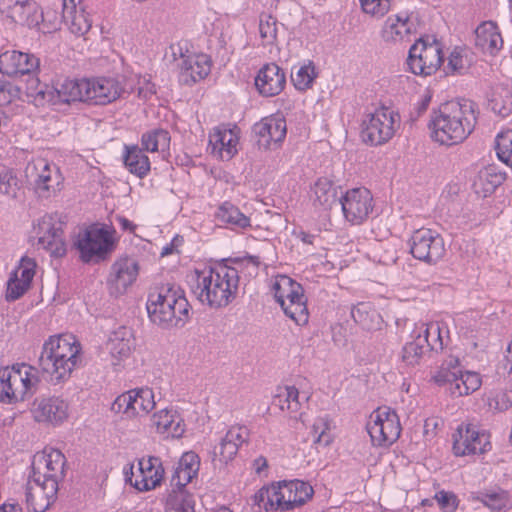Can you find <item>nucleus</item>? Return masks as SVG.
<instances>
[{"mask_svg": "<svg viewBox=\"0 0 512 512\" xmlns=\"http://www.w3.org/2000/svg\"><path fill=\"white\" fill-rule=\"evenodd\" d=\"M91 102V79L82 78L66 82V103Z\"/></svg>", "mask_w": 512, "mask_h": 512, "instance_id": "a18cd8bd", "label": "nucleus"}, {"mask_svg": "<svg viewBox=\"0 0 512 512\" xmlns=\"http://www.w3.org/2000/svg\"><path fill=\"white\" fill-rule=\"evenodd\" d=\"M413 332L427 349L435 352L442 351L450 343L449 325L444 320L421 323Z\"/></svg>", "mask_w": 512, "mask_h": 512, "instance_id": "4be33fe9", "label": "nucleus"}, {"mask_svg": "<svg viewBox=\"0 0 512 512\" xmlns=\"http://www.w3.org/2000/svg\"><path fill=\"white\" fill-rule=\"evenodd\" d=\"M331 422L327 415L317 417L311 427V436L313 444L328 446L333 438L330 432Z\"/></svg>", "mask_w": 512, "mask_h": 512, "instance_id": "de8ad7c7", "label": "nucleus"}, {"mask_svg": "<svg viewBox=\"0 0 512 512\" xmlns=\"http://www.w3.org/2000/svg\"><path fill=\"white\" fill-rule=\"evenodd\" d=\"M401 124L400 116L394 110L381 107L365 114L361 123V136L366 144L379 146L389 142Z\"/></svg>", "mask_w": 512, "mask_h": 512, "instance_id": "9d476101", "label": "nucleus"}, {"mask_svg": "<svg viewBox=\"0 0 512 512\" xmlns=\"http://www.w3.org/2000/svg\"><path fill=\"white\" fill-rule=\"evenodd\" d=\"M416 33V25L406 12L390 15L384 22L381 37L386 43L398 44L410 41Z\"/></svg>", "mask_w": 512, "mask_h": 512, "instance_id": "5701e85b", "label": "nucleus"}, {"mask_svg": "<svg viewBox=\"0 0 512 512\" xmlns=\"http://www.w3.org/2000/svg\"><path fill=\"white\" fill-rule=\"evenodd\" d=\"M443 62L441 44L429 38H420L410 48L407 58L409 70L420 76H429L435 73Z\"/></svg>", "mask_w": 512, "mask_h": 512, "instance_id": "9b49d317", "label": "nucleus"}, {"mask_svg": "<svg viewBox=\"0 0 512 512\" xmlns=\"http://www.w3.org/2000/svg\"><path fill=\"white\" fill-rule=\"evenodd\" d=\"M142 149L147 152L166 153L170 147L169 132L163 129H155L146 132L141 137Z\"/></svg>", "mask_w": 512, "mask_h": 512, "instance_id": "c03bdc74", "label": "nucleus"}, {"mask_svg": "<svg viewBox=\"0 0 512 512\" xmlns=\"http://www.w3.org/2000/svg\"><path fill=\"white\" fill-rule=\"evenodd\" d=\"M66 26L75 37H84L91 29L92 20L82 0H66Z\"/></svg>", "mask_w": 512, "mask_h": 512, "instance_id": "2f4dec72", "label": "nucleus"}, {"mask_svg": "<svg viewBox=\"0 0 512 512\" xmlns=\"http://www.w3.org/2000/svg\"><path fill=\"white\" fill-rule=\"evenodd\" d=\"M50 181H51V176L49 173V165L47 163H45L43 165V171L37 175V178L35 180L37 189L48 190Z\"/></svg>", "mask_w": 512, "mask_h": 512, "instance_id": "774afa93", "label": "nucleus"}, {"mask_svg": "<svg viewBox=\"0 0 512 512\" xmlns=\"http://www.w3.org/2000/svg\"><path fill=\"white\" fill-rule=\"evenodd\" d=\"M316 77L315 66L312 62H309L301 66L297 72L292 75L291 79L297 90L305 91L312 86Z\"/></svg>", "mask_w": 512, "mask_h": 512, "instance_id": "603ef678", "label": "nucleus"}, {"mask_svg": "<svg viewBox=\"0 0 512 512\" xmlns=\"http://www.w3.org/2000/svg\"><path fill=\"white\" fill-rule=\"evenodd\" d=\"M477 122L476 104L468 99L451 101L440 106L431 116V138L446 146L462 143Z\"/></svg>", "mask_w": 512, "mask_h": 512, "instance_id": "7ed1b4c3", "label": "nucleus"}, {"mask_svg": "<svg viewBox=\"0 0 512 512\" xmlns=\"http://www.w3.org/2000/svg\"><path fill=\"white\" fill-rule=\"evenodd\" d=\"M308 399L309 396L307 394L301 396L294 385H286L277 388L272 403L291 419L304 423L302 407Z\"/></svg>", "mask_w": 512, "mask_h": 512, "instance_id": "b1692460", "label": "nucleus"}, {"mask_svg": "<svg viewBox=\"0 0 512 512\" xmlns=\"http://www.w3.org/2000/svg\"><path fill=\"white\" fill-rule=\"evenodd\" d=\"M225 437L239 448L248 441L249 430L246 426H232L226 432Z\"/></svg>", "mask_w": 512, "mask_h": 512, "instance_id": "e2e57ef3", "label": "nucleus"}, {"mask_svg": "<svg viewBox=\"0 0 512 512\" xmlns=\"http://www.w3.org/2000/svg\"><path fill=\"white\" fill-rule=\"evenodd\" d=\"M187 279L195 297L211 308L226 307L232 302L239 284L237 269L225 264L196 269Z\"/></svg>", "mask_w": 512, "mask_h": 512, "instance_id": "f03ea898", "label": "nucleus"}, {"mask_svg": "<svg viewBox=\"0 0 512 512\" xmlns=\"http://www.w3.org/2000/svg\"><path fill=\"white\" fill-rule=\"evenodd\" d=\"M29 285L23 283L17 278V274H11L7 282L6 300L15 301L19 299L29 288Z\"/></svg>", "mask_w": 512, "mask_h": 512, "instance_id": "052dcab7", "label": "nucleus"}, {"mask_svg": "<svg viewBox=\"0 0 512 512\" xmlns=\"http://www.w3.org/2000/svg\"><path fill=\"white\" fill-rule=\"evenodd\" d=\"M211 70V60L206 54H192L183 58L180 68V81L190 85L204 79Z\"/></svg>", "mask_w": 512, "mask_h": 512, "instance_id": "c85d7f7f", "label": "nucleus"}, {"mask_svg": "<svg viewBox=\"0 0 512 512\" xmlns=\"http://www.w3.org/2000/svg\"><path fill=\"white\" fill-rule=\"evenodd\" d=\"M435 498L445 512H454L458 507L457 497L452 492L440 491Z\"/></svg>", "mask_w": 512, "mask_h": 512, "instance_id": "0e129e2a", "label": "nucleus"}, {"mask_svg": "<svg viewBox=\"0 0 512 512\" xmlns=\"http://www.w3.org/2000/svg\"><path fill=\"white\" fill-rule=\"evenodd\" d=\"M366 429L372 444L379 447L392 445L401 433L399 417L389 407L374 410L369 416Z\"/></svg>", "mask_w": 512, "mask_h": 512, "instance_id": "f8f14e48", "label": "nucleus"}, {"mask_svg": "<svg viewBox=\"0 0 512 512\" xmlns=\"http://www.w3.org/2000/svg\"><path fill=\"white\" fill-rule=\"evenodd\" d=\"M472 499L481 502L487 508L495 511L507 508L511 503L508 491L501 488L478 492L472 495Z\"/></svg>", "mask_w": 512, "mask_h": 512, "instance_id": "37998d69", "label": "nucleus"}, {"mask_svg": "<svg viewBox=\"0 0 512 512\" xmlns=\"http://www.w3.org/2000/svg\"><path fill=\"white\" fill-rule=\"evenodd\" d=\"M63 334L50 336L42 347L38 359L42 377L51 384H59L64 376V349L60 341Z\"/></svg>", "mask_w": 512, "mask_h": 512, "instance_id": "f3484780", "label": "nucleus"}, {"mask_svg": "<svg viewBox=\"0 0 512 512\" xmlns=\"http://www.w3.org/2000/svg\"><path fill=\"white\" fill-rule=\"evenodd\" d=\"M123 163L125 168L139 178H144L150 171V160L138 145L125 144L123 147Z\"/></svg>", "mask_w": 512, "mask_h": 512, "instance_id": "4c0bfd02", "label": "nucleus"}, {"mask_svg": "<svg viewBox=\"0 0 512 512\" xmlns=\"http://www.w3.org/2000/svg\"><path fill=\"white\" fill-rule=\"evenodd\" d=\"M34 418L38 422L62 423L64 418L63 400L58 397L43 398L34 402Z\"/></svg>", "mask_w": 512, "mask_h": 512, "instance_id": "e433bc0d", "label": "nucleus"}, {"mask_svg": "<svg viewBox=\"0 0 512 512\" xmlns=\"http://www.w3.org/2000/svg\"><path fill=\"white\" fill-rule=\"evenodd\" d=\"M25 76H27L26 94L28 97L33 98L37 105H43L45 102L52 104L61 102L60 90L41 83L35 72L25 74Z\"/></svg>", "mask_w": 512, "mask_h": 512, "instance_id": "c9c22d12", "label": "nucleus"}, {"mask_svg": "<svg viewBox=\"0 0 512 512\" xmlns=\"http://www.w3.org/2000/svg\"><path fill=\"white\" fill-rule=\"evenodd\" d=\"M43 235L39 236L38 244L46 249L51 257L61 265V258L64 256V230L63 223L54 221L52 217L44 219L40 224Z\"/></svg>", "mask_w": 512, "mask_h": 512, "instance_id": "a878e982", "label": "nucleus"}, {"mask_svg": "<svg viewBox=\"0 0 512 512\" xmlns=\"http://www.w3.org/2000/svg\"><path fill=\"white\" fill-rule=\"evenodd\" d=\"M154 392L149 387L134 388L116 397L111 410L128 418L146 416L155 408Z\"/></svg>", "mask_w": 512, "mask_h": 512, "instance_id": "ddd939ff", "label": "nucleus"}, {"mask_svg": "<svg viewBox=\"0 0 512 512\" xmlns=\"http://www.w3.org/2000/svg\"><path fill=\"white\" fill-rule=\"evenodd\" d=\"M440 423L441 421L437 417H429L424 421L423 435L426 440H431L436 436Z\"/></svg>", "mask_w": 512, "mask_h": 512, "instance_id": "338daca9", "label": "nucleus"}, {"mask_svg": "<svg viewBox=\"0 0 512 512\" xmlns=\"http://www.w3.org/2000/svg\"><path fill=\"white\" fill-rule=\"evenodd\" d=\"M19 190L20 185L16 173L11 169L3 167L0 170V193L15 199L18 197Z\"/></svg>", "mask_w": 512, "mask_h": 512, "instance_id": "864d4df0", "label": "nucleus"}, {"mask_svg": "<svg viewBox=\"0 0 512 512\" xmlns=\"http://www.w3.org/2000/svg\"><path fill=\"white\" fill-rule=\"evenodd\" d=\"M344 219L351 225L364 223L372 214L374 200L371 192L364 188L349 189L339 198Z\"/></svg>", "mask_w": 512, "mask_h": 512, "instance_id": "dca6fc26", "label": "nucleus"}, {"mask_svg": "<svg viewBox=\"0 0 512 512\" xmlns=\"http://www.w3.org/2000/svg\"><path fill=\"white\" fill-rule=\"evenodd\" d=\"M215 217L219 222L232 229H246L251 226L250 218L231 202L221 204L215 213Z\"/></svg>", "mask_w": 512, "mask_h": 512, "instance_id": "a19ab883", "label": "nucleus"}, {"mask_svg": "<svg viewBox=\"0 0 512 512\" xmlns=\"http://www.w3.org/2000/svg\"><path fill=\"white\" fill-rule=\"evenodd\" d=\"M312 486L301 480L280 481L262 487L254 496V503L268 511H290L305 504L312 498Z\"/></svg>", "mask_w": 512, "mask_h": 512, "instance_id": "39448f33", "label": "nucleus"}, {"mask_svg": "<svg viewBox=\"0 0 512 512\" xmlns=\"http://www.w3.org/2000/svg\"><path fill=\"white\" fill-rule=\"evenodd\" d=\"M26 364L0 369V401L14 404L30 398L36 391L38 379L27 370Z\"/></svg>", "mask_w": 512, "mask_h": 512, "instance_id": "1a4fd4ad", "label": "nucleus"}, {"mask_svg": "<svg viewBox=\"0 0 512 512\" xmlns=\"http://www.w3.org/2000/svg\"><path fill=\"white\" fill-rule=\"evenodd\" d=\"M286 85V74L276 63L263 65L256 77L255 87L260 95L273 97L280 94Z\"/></svg>", "mask_w": 512, "mask_h": 512, "instance_id": "393cba45", "label": "nucleus"}, {"mask_svg": "<svg viewBox=\"0 0 512 512\" xmlns=\"http://www.w3.org/2000/svg\"><path fill=\"white\" fill-rule=\"evenodd\" d=\"M193 504L192 497L182 490L170 494L167 500V506L173 512H190Z\"/></svg>", "mask_w": 512, "mask_h": 512, "instance_id": "6e6d98bb", "label": "nucleus"}, {"mask_svg": "<svg viewBox=\"0 0 512 512\" xmlns=\"http://www.w3.org/2000/svg\"><path fill=\"white\" fill-rule=\"evenodd\" d=\"M259 34L264 45H271L277 38V21L271 15H261Z\"/></svg>", "mask_w": 512, "mask_h": 512, "instance_id": "5fc2aeb1", "label": "nucleus"}, {"mask_svg": "<svg viewBox=\"0 0 512 512\" xmlns=\"http://www.w3.org/2000/svg\"><path fill=\"white\" fill-rule=\"evenodd\" d=\"M491 110L501 116L507 117L512 112V95L508 88H497L489 101Z\"/></svg>", "mask_w": 512, "mask_h": 512, "instance_id": "49530a36", "label": "nucleus"}, {"mask_svg": "<svg viewBox=\"0 0 512 512\" xmlns=\"http://www.w3.org/2000/svg\"><path fill=\"white\" fill-rule=\"evenodd\" d=\"M140 264L136 257L123 255L118 257L110 268L107 278L109 293L115 297L121 296L136 282Z\"/></svg>", "mask_w": 512, "mask_h": 512, "instance_id": "a211bd4d", "label": "nucleus"}, {"mask_svg": "<svg viewBox=\"0 0 512 512\" xmlns=\"http://www.w3.org/2000/svg\"><path fill=\"white\" fill-rule=\"evenodd\" d=\"M351 316L367 330L379 329L382 323L380 314L369 303H358L351 309Z\"/></svg>", "mask_w": 512, "mask_h": 512, "instance_id": "79ce46f5", "label": "nucleus"}, {"mask_svg": "<svg viewBox=\"0 0 512 512\" xmlns=\"http://www.w3.org/2000/svg\"><path fill=\"white\" fill-rule=\"evenodd\" d=\"M124 475L127 482L138 491H149L160 485L164 469L158 457L150 456L141 458L135 470L133 464L124 468Z\"/></svg>", "mask_w": 512, "mask_h": 512, "instance_id": "2eb2a0df", "label": "nucleus"}, {"mask_svg": "<svg viewBox=\"0 0 512 512\" xmlns=\"http://www.w3.org/2000/svg\"><path fill=\"white\" fill-rule=\"evenodd\" d=\"M489 449V435L473 424L462 423L453 434V452L456 456L484 453Z\"/></svg>", "mask_w": 512, "mask_h": 512, "instance_id": "6ab92c4d", "label": "nucleus"}, {"mask_svg": "<svg viewBox=\"0 0 512 512\" xmlns=\"http://www.w3.org/2000/svg\"><path fill=\"white\" fill-rule=\"evenodd\" d=\"M338 199V187L327 177L318 178L310 188L309 200L317 210L331 209Z\"/></svg>", "mask_w": 512, "mask_h": 512, "instance_id": "c756f323", "label": "nucleus"}, {"mask_svg": "<svg viewBox=\"0 0 512 512\" xmlns=\"http://www.w3.org/2000/svg\"><path fill=\"white\" fill-rule=\"evenodd\" d=\"M35 267L36 263L33 259L23 257L19 266L12 274H17L19 280H22L24 284L30 286L35 275Z\"/></svg>", "mask_w": 512, "mask_h": 512, "instance_id": "bf43d9fd", "label": "nucleus"}, {"mask_svg": "<svg viewBox=\"0 0 512 512\" xmlns=\"http://www.w3.org/2000/svg\"><path fill=\"white\" fill-rule=\"evenodd\" d=\"M505 180V173L501 172L495 165L482 168L474 181L475 191L483 197H487L495 191Z\"/></svg>", "mask_w": 512, "mask_h": 512, "instance_id": "ea45409f", "label": "nucleus"}, {"mask_svg": "<svg viewBox=\"0 0 512 512\" xmlns=\"http://www.w3.org/2000/svg\"><path fill=\"white\" fill-rule=\"evenodd\" d=\"M189 308L184 291L176 285H162L148 297L149 318L163 328L183 326L189 318Z\"/></svg>", "mask_w": 512, "mask_h": 512, "instance_id": "20e7f679", "label": "nucleus"}, {"mask_svg": "<svg viewBox=\"0 0 512 512\" xmlns=\"http://www.w3.org/2000/svg\"><path fill=\"white\" fill-rule=\"evenodd\" d=\"M69 339L72 340V342L68 341L66 339V344L68 347V354L69 356H66V373L70 375L74 370H78L85 366L86 359L83 352V348L81 343L76 339L75 336L71 335Z\"/></svg>", "mask_w": 512, "mask_h": 512, "instance_id": "09e8293b", "label": "nucleus"}, {"mask_svg": "<svg viewBox=\"0 0 512 512\" xmlns=\"http://www.w3.org/2000/svg\"><path fill=\"white\" fill-rule=\"evenodd\" d=\"M238 450L239 448L224 436L219 445L214 448L213 460L218 459L220 463H227L236 456Z\"/></svg>", "mask_w": 512, "mask_h": 512, "instance_id": "13d9d810", "label": "nucleus"}, {"mask_svg": "<svg viewBox=\"0 0 512 512\" xmlns=\"http://www.w3.org/2000/svg\"><path fill=\"white\" fill-rule=\"evenodd\" d=\"M8 10L9 17L22 25L34 26L39 22L38 6L33 0H7L2 3Z\"/></svg>", "mask_w": 512, "mask_h": 512, "instance_id": "f704fd0d", "label": "nucleus"}, {"mask_svg": "<svg viewBox=\"0 0 512 512\" xmlns=\"http://www.w3.org/2000/svg\"><path fill=\"white\" fill-rule=\"evenodd\" d=\"M200 467L199 456L190 451L180 458L172 476V484L177 487H184L197 475Z\"/></svg>", "mask_w": 512, "mask_h": 512, "instance_id": "58836bf2", "label": "nucleus"}, {"mask_svg": "<svg viewBox=\"0 0 512 512\" xmlns=\"http://www.w3.org/2000/svg\"><path fill=\"white\" fill-rule=\"evenodd\" d=\"M39 65V59L33 54L17 50H7L0 54V73L11 78L36 72Z\"/></svg>", "mask_w": 512, "mask_h": 512, "instance_id": "412c9836", "label": "nucleus"}, {"mask_svg": "<svg viewBox=\"0 0 512 512\" xmlns=\"http://www.w3.org/2000/svg\"><path fill=\"white\" fill-rule=\"evenodd\" d=\"M240 129L234 125H220L209 134L211 154L216 158L228 161L238 153Z\"/></svg>", "mask_w": 512, "mask_h": 512, "instance_id": "aec40b11", "label": "nucleus"}, {"mask_svg": "<svg viewBox=\"0 0 512 512\" xmlns=\"http://www.w3.org/2000/svg\"><path fill=\"white\" fill-rule=\"evenodd\" d=\"M410 252L420 261L436 264L445 255V242L438 232L429 228H420L410 238Z\"/></svg>", "mask_w": 512, "mask_h": 512, "instance_id": "4468645a", "label": "nucleus"}, {"mask_svg": "<svg viewBox=\"0 0 512 512\" xmlns=\"http://www.w3.org/2000/svg\"><path fill=\"white\" fill-rule=\"evenodd\" d=\"M118 238L112 226L91 224L80 229L73 238V247L79 259L86 264H98L110 258L116 250Z\"/></svg>", "mask_w": 512, "mask_h": 512, "instance_id": "423d86ee", "label": "nucleus"}, {"mask_svg": "<svg viewBox=\"0 0 512 512\" xmlns=\"http://www.w3.org/2000/svg\"><path fill=\"white\" fill-rule=\"evenodd\" d=\"M20 89L9 82L0 79V105L9 104L17 97Z\"/></svg>", "mask_w": 512, "mask_h": 512, "instance_id": "69168bd1", "label": "nucleus"}, {"mask_svg": "<svg viewBox=\"0 0 512 512\" xmlns=\"http://www.w3.org/2000/svg\"><path fill=\"white\" fill-rule=\"evenodd\" d=\"M253 131L258 138V144L264 148H270L273 144L278 145L285 139L286 121L280 115L266 117L254 125Z\"/></svg>", "mask_w": 512, "mask_h": 512, "instance_id": "bb28decb", "label": "nucleus"}, {"mask_svg": "<svg viewBox=\"0 0 512 512\" xmlns=\"http://www.w3.org/2000/svg\"><path fill=\"white\" fill-rule=\"evenodd\" d=\"M121 82L113 77L91 78V102L106 105L117 100L123 93Z\"/></svg>", "mask_w": 512, "mask_h": 512, "instance_id": "7c9ffc66", "label": "nucleus"}, {"mask_svg": "<svg viewBox=\"0 0 512 512\" xmlns=\"http://www.w3.org/2000/svg\"><path fill=\"white\" fill-rule=\"evenodd\" d=\"M475 45L490 55H495L501 50L503 39L496 23L485 21L476 28Z\"/></svg>", "mask_w": 512, "mask_h": 512, "instance_id": "72a5a7b5", "label": "nucleus"}, {"mask_svg": "<svg viewBox=\"0 0 512 512\" xmlns=\"http://www.w3.org/2000/svg\"><path fill=\"white\" fill-rule=\"evenodd\" d=\"M495 149L500 161L512 166V130L507 129L498 133L495 139Z\"/></svg>", "mask_w": 512, "mask_h": 512, "instance_id": "3c124183", "label": "nucleus"}, {"mask_svg": "<svg viewBox=\"0 0 512 512\" xmlns=\"http://www.w3.org/2000/svg\"><path fill=\"white\" fill-rule=\"evenodd\" d=\"M134 342L132 330L128 327L121 326L111 333L107 347L113 366H119L130 357Z\"/></svg>", "mask_w": 512, "mask_h": 512, "instance_id": "cd10ccee", "label": "nucleus"}, {"mask_svg": "<svg viewBox=\"0 0 512 512\" xmlns=\"http://www.w3.org/2000/svg\"><path fill=\"white\" fill-rule=\"evenodd\" d=\"M467 65L468 61L463 55V51L455 48L448 57V69L452 73H461Z\"/></svg>", "mask_w": 512, "mask_h": 512, "instance_id": "680f3d73", "label": "nucleus"}, {"mask_svg": "<svg viewBox=\"0 0 512 512\" xmlns=\"http://www.w3.org/2000/svg\"><path fill=\"white\" fill-rule=\"evenodd\" d=\"M33 475L25 486L27 509L45 512L56 500L59 490L57 473L64 474V454L59 448H45L33 461Z\"/></svg>", "mask_w": 512, "mask_h": 512, "instance_id": "f257e3e1", "label": "nucleus"}, {"mask_svg": "<svg viewBox=\"0 0 512 512\" xmlns=\"http://www.w3.org/2000/svg\"><path fill=\"white\" fill-rule=\"evenodd\" d=\"M270 289L287 317L299 326L308 323L307 299L300 283L287 275H277L270 280Z\"/></svg>", "mask_w": 512, "mask_h": 512, "instance_id": "0eeeda50", "label": "nucleus"}, {"mask_svg": "<svg viewBox=\"0 0 512 512\" xmlns=\"http://www.w3.org/2000/svg\"><path fill=\"white\" fill-rule=\"evenodd\" d=\"M431 380L439 386H445L452 397L472 394L482 384L481 376L477 372L463 370L459 359L453 356L442 363Z\"/></svg>", "mask_w": 512, "mask_h": 512, "instance_id": "6e6552de", "label": "nucleus"}, {"mask_svg": "<svg viewBox=\"0 0 512 512\" xmlns=\"http://www.w3.org/2000/svg\"><path fill=\"white\" fill-rule=\"evenodd\" d=\"M365 14L380 18L384 16L391 7V0H359Z\"/></svg>", "mask_w": 512, "mask_h": 512, "instance_id": "4d7b16f0", "label": "nucleus"}, {"mask_svg": "<svg viewBox=\"0 0 512 512\" xmlns=\"http://www.w3.org/2000/svg\"><path fill=\"white\" fill-rule=\"evenodd\" d=\"M413 340L406 343L402 349V360L409 366L418 365L428 349L426 346L414 335L412 332Z\"/></svg>", "mask_w": 512, "mask_h": 512, "instance_id": "8fccbe9b", "label": "nucleus"}, {"mask_svg": "<svg viewBox=\"0 0 512 512\" xmlns=\"http://www.w3.org/2000/svg\"><path fill=\"white\" fill-rule=\"evenodd\" d=\"M152 425L158 433L165 434L167 437L179 438L186 428L183 418L174 409H161L152 416Z\"/></svg>", "mask_w": 512, "mask_h": 512, "instance_id": "473e14b6", "label": "nucleus"}]
</instances>
